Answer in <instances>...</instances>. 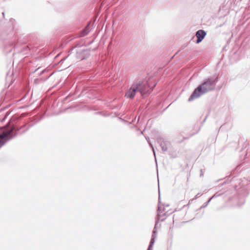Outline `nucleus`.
Masks as SVG:
<instances>
[{
  "label": "nucleus",
  "instance_id": "nucleus-9",
  "mask_svg": "<svg viewBox=\"0 0 250 250\" xmlns=\"http://www.w3.org/2000/svg\"><path fill=\"white\" fill-rule=\"evenodd\" d=\"M161 212L160 207H158V209H157V217H156V222H155V227H154V229L153 230L152 234V235H154L156 236L157 231L156 230V226H157L158 223H159V220L160 219V217H161L160 214H161Z\"/></svg>",
  "mask_w": 250,
  "mask_h": 250
},
{
  "label": "nucleus",
  "instance_id": "nucleus-21",
  "mask_svg": "<svg viewBox=\"0 0 250 250\" xmlns=\"http://www.w3.org/2000/svg\"><path fill=\"white\" fill-rule=\"evenodd\" d=\"M200 172H201V173H200V176L201 177V176L203 175V173H202V169H201V170H200Z\"/></svg>",
  "mask_w": 250,
  "mask_h": 250
},
{
  "label": "nucleus",
  "instance_id": "nucleus-6",
  "mask_svg": "<svg viewBox=\"0 0 250 250\" xmlns=\"http://www.w3.org/2000/svg\"><path fill=\"white\" fill-rule=\"evenodd\" d=\"M157 142L159 144L162 151L164 152L167 151L168 147L170 146V143L168 141L165 140L163 138H158L157 139Z\"/></svg>",
  "mask_w": 250,
  "mask_h": 250
},
{
  "label": "nucleus",
  "instance_id": "nucleus-17",
  "mask_svg": "<svg viewBox=\"0 0 250 250\" xmlns=\"http://www.w3.org/2000/svg\"><path fill=\"white\" fill-rule=\"evenodd\" d=\"M202 195V194H201V193H198V194H197L195 195V197H194V198H193V200H196V199H197V198H198L199 196H200V195Z\"/></svg>",
  "mask_w": 250,
  "mask_h": 250
},
{
  "label": "nucleus",
  "instance_id": "nucleus-1",
  "mask_svg": "<svg viewBox=\"0 0 250 250\" xmlns=\"http://www.w3.org/2000/svg\"><path fill=\"white\" fill-rule=\"evenodd\" d=\"M2 14L4 18V12ZM15 24L16 21L13 18L8 21L5 19L0 21V41H6L4 49L7 53L11 52L18 42V37L14 30Z\"/></svg>",
  "mask_w": 250,
  "mask_h": 250
},
{
  "label": "nucleus",
  "instance_id": "nucleus-14",
  "mask_svg": "<svg viewBox=\"0 0 250 250\" xmlns=\"http://www.w3.org/2000/svg\"><path fill=\"white\" fill-rule=\"evenodd\" d=\"M148 144H149V145L150 147L152 148V149L153 150V154H154L155 157L156 158L155 151V149H154L152 144L151 143H149V142H148Z\"/></svg>",
  "mask_w": 250,
  "mask_h": 250
},
{
  "label": "nucleus",
  "instance_id": "nucleus-13",
  "mask_svg": "<svg viewBox=\"0 0 250 250\" xmlns=\"http://www.w3.org/2000/svg\"><path fill=\"white\" fill-rule=\"evenodd\" d=\"M223 194L222 192H217L211 198L212 199L221 196Z\"/></svg>",
  "mask_w": 250,
  "mask_h": 250
},
{
  "label": "nucleus",
  "instance_id": "nucleus-4",
  "mask_svg": "<svg viewBox=\"0 0 250 250\" xmlns=\"http://www.w3.org/2000/svg\"><path fill=\"white\" fill-rule=\"evenodd\" d=\"M147 82L142 81L134 82L131 87L127 91L125 96L127 98L132 99L135 97L136 92H139L142 96H147L153 90Z\"/></svg>",
  "mask_w": 250,
  "mask_h": 250
},
{
  "label": "nucleus",
  "instance_id": "nucleus-10",
  "mask_svg": "<svg viewBox=\"0 0 250 250\" xmlns=\"http://www.w3.org/2000/svg\"><path fill=\"white\" fill-rule=\"evenodd\" d=\"M4 111H5L4 109H3L2 111H1V112H3V113L2 114V115H3V117L1 118H0V122H4L6 120L7 117L11 113V112L10 110L6 111L5 112H4Z\"/></svg>",
  "mask_w": 250,
  "mask_h": 250
},
{
  "label": "nucleus",
  "instance_id": "nucleus-26",
  "mask_svg": "<svg viewBox=\"0 0 250 250\" xmlns=\"http://www.w3.org/2000/svg\"><path fill=\"white\" fill-rule=\"evenodd\" d=\"M244 203H245V201H244V200H243V201H242V204H244Z\"/></svg>",
  "mask_w": 250,
  "mask_h": 250
},
{
  "label": "nucleus",
  "instance_id": "nucleus-5",
  "mask_svg": "<svg viewBox=\"0 0 250 250\" xmlns=\"http://www.w3.org/2000/svg\"><path fill=\"white\" fill-rule=\"evenodd\" d=\"M80 44L77 43L75 46L69 50V53L70 54L74 48H79L76 50V57L81 60H83L87 58L90 55V50L88 49H81Z\"/></svg>",
  "mask_w": 250,
  "mask_h": 250
},
{
  "label": "nucleus",
  "instance_id": "nucleus-25",
  "mask_svg": "<svg viewBox=\"0 0 250 250\" xmlns=\"http://www.w3.org/2000/svg\"><path fill=\"white\" fill-rule=\"evenodd\" d=\"M66 58H63V59H62V60H61V61H63V60H65L66 59Z\"/></svg>",
  "mask_w": 250,
  "mask_h": 250
},
{
  "label": "nucleus",
  "instance_id": "nucleus-11",
  "mask_svg": "<svg viewBox=\"0 0 250 250\" xmlns=\"http://www.w3.org/2000/svg\"><path fill=\"white\" fill-rule=\"evenodd\" d=\"M212 199L211 198H210L207 202L204 203V204L199 209H201L202 208H205L208 206V204L210 203V202L211 201Z\"/></svg>",
  "mask_w": 250,
  "mask_h": 250
},
{
  "label": "nucleus",
  "instance_id": "nucleus-19",
  "mask_svg": "<svg viewBox=\"0 0 250 250\" xmlns=\"http://www.w3.org/2000/svg\"><path fill=\"white\" fill-rule=\"evenodd\" d=\"M229 178H228L226 180V181L225 182H224L223 184H224L225 183H229V182H230L231 181V179L229 180V181H228V180H229Z\"/></svg>",
  "mask_w": 250,
  "mask_h": 250
},
{
  "label": "nucleus",
  "instance_id": "nucleus-24",
  "mask_svg": "<svg viewBox=\"0 0 250 250\" xmlns=\"http://www.w3.org/2000/svg\"><path fill=\"white\" fill-rule=\"evenodd\" d=\"M160 203V195H159V204Z\"/></svg>",
  "mask_w": 250,
  "mask_h": 250
},
{
  "label": "nucleus",
  "instance_id": "nucleus-8",
  "mask_svg": "<svg viewBox=\"0 0 250 250\" xmlns=\"http://www.w3.org/2000/svg\"><path fill=\"white\" fill-rule=\"evenodd\" d=\"M91 30V23L89 22L86 25V26L79 33L78 37H82L87 35Z\"/></svg>",
  "mask_w": 250,
  "mask_h": 250
},
{
  "label": "nucleus",
  "instance_id": "nucleus-7",
  "mask_svg": "<svg viewBox=\"0 0 250 250\" xmlns=\"http://www.w3.org/2000/svg\"><path fill=\"white\" fill-rule=\"evenodd\" d=\"M207 35V33L205 31L202 29H200L196 31L195 36L197 38L196 42L197 43H199L201 42L203 39L205 38L206 35Z\"/></svg>",
  "mask_w": 250,
  "mask_h": 250
},
{
  "label": "nucleus",
  "instance_id": "nucleus-28",
  "mask_svg": "<svg viewBox=\"0 0 250 250\" xmlns=\"http://www.w3.org/2000/svg\"><path fill=\"white\" fill-rule=\"evenodd\" d=\"M241 151V152H243V149L241 150V151Z\"/></svg>",
  "mask_w": 250,
  "mask_h": 250
},
{
  "label": "nucleus",
  "instance_id": "nucleus-27",
  "mask_svg": "<svg viewBox=\"0 0 250 250\" xmlns=\"http://www.w3.org/2000/svg\"><path fill=\"white\" fill-rule=\"evenodd\" d=\"M156 83H156L154 84V86H155V85H156Z\"/></svg>",
  "mask_w": 250,
  "mask_h": 250
},
{
  "label": "nucleus",
  "instance_id": "nucleus-23",
  "mask_svg": "<svg viewBox=\"0 0 250 250\" xmlns=\"http://www.w3.org/2000/svg\"><path fill=\"white\" fill-rule=\"evenodd\" d=\"M147 250H152V248H149V247H148Z\"/></svg>",
  "mask_w": 250,
  "mask_h": 250
},
{
  "label": "nucleus",
  "instance_id": "nucleus-2",
  "mask_svg": "<svg viewBox=\"0 0 250 250\" xmlns=\"http://www.w3.org/2000/svg\"><path fill=\"white\" fill-rule=\"evenodd\" d=\"M31 126L32 125H25L19 128L15 124L8 122L6 125L0 127V148L8 141L16 137L20 130L26 127L24 130L22 131V133H23Z\"/></svg>",
  "mask_w": 250,
  "mask_h": 250
},
{
  "label": "nucleus",
  "instance_id": "nucleus-16",
  "mask_svg": "<svg viewBox=\"0 0 250 250\" xmlns=\"http://www.w3.org/2000/svg\"><path fill=\"white\" fill-rule=\"evenodd\" d=\"M244 154H245L244 156H242V154L240 155V158L243 159H245L246 156H247V153H246V151L244 152Z\"/></svg>",
  "mask_w": 250,
  "mask_h": 250
},
{
  "label": "nucleus",
  "instance_id": "nucleus-12",
  "mask_svg": "<svg viewBox=\"0 0 250 250\" xmlns=\"http://www.w3.org/2000/svg\"><path fill=\"white\" fill-rule=\"evenodd\" d=\"M160 207V209H161V212L162 213L163 212V211L164 210V209H162L161 207L159 205L158 206V207ZM161 215V217H160V219L159 220H161V221H164L166 219V217H164V218H161L162 216H164L166 215V213H163L162 214H160Z\"/></svg>",
  "mask_w": 250,
  "mask_h": 250
},
{
  "label": "nucleus",
  "instance_id": "nucleus-20",
  "mask_svg": "<svg viewBox=\"0 0 250 250\" xmlns=\"http://www.w3.org/2000/svg\"><path fill=\"white\" fill-rule=\"evenodd\" d=\"M195 133H193L192 134H191L189 137H184V139H188L190 137H191L192 136H193V135H194Z\"/></svg>",
  "mask_w": 250,
  "mask_h": 250
},
{
  "label": "nucleus",
  "instance_id": "nucleus-22",
  "mask_svg": "<svg viewBox=\"0 0 250 250\" xmlns=\"http://www.w3.org/2000/svg\"><path fill=\"white\" fill-rule=\"evenodd\" d=\"M207 118V116H206V117H205V118L204 119V120H203V124L205 122V121H206V120Z\"/></svg>",
  "mask_w": 250,
  "mask_h": 250
},
{
  "label": "nucleus",
  "instance_id": "nucleus-18",
  "mask_svg": "<svg viewBox=\"0 0 250 250\" xmlns=\"http://www.w3.org/2000/svg\"><path fill=\"white\" fill-rule=\"evenodd\" d=\"M154 244V243H152V242H149V246H148V247L151 248H153V247Z\"/></svg>",
  "mask_w": 250,
  "mask_h": 250
},
{
  "label": "nucleus",
  "instance_id": "nucleus-3",
  "mask_svg": "<svg viewBox=\"0 0 250 250\" xmlns=\"http://www.w3.org/2000/svg\"><path fill=\"white\" fill-rule=\"evenodd\" d=\"M218 81V77L215 75L205 79L203 83L194 89L189 97L188 101L191 102L201 95L214 90Z\"/></svg>",
  "mask_w": 250,
  "mask_h": 250
},
{
  "label": "nucleus",
  "instance_id": "nucleus-15",
  "mask_svg": "<svg viewBox=\"0 0 250 250\" xmlns=\"http://www.w3.org/2000/svg\"><path fill=\"white\" fill-rule=\"evenodd\" d=\"M156 237V235H152L151 236V240H150V241L151 242H152L153 243H155V238Z\"/></svg>",
  "mask_w": 250,
  "mask_h": 250
}]
</instances>
